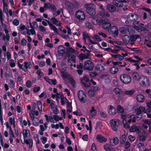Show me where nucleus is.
<instances>
[{
	"label": "nucleus",
	"instance_id": "nucleus-1",
	"mask_svg": "<svg viewBox=\"0 0 151 151\" xmlns=\"http://www.w3.org/2000/svg\"><path fill=\"white\" fill-rule=\"evenodd\" d=\"M23 132L24 142L27 145H29V148L31 149L33 146V142L32 139L30 138H28L27 139H26L24 138L29 136V131L28 129H24Z\"/></svg>",
	"mask_w": 151,
	"mask_h": 151
},
{
	"label": "nucleus",
	"instance_id": "nucleus-2",
	"mask_svg": "<svg viewBox=\"0 0 151 151\" xmlns=\"http://www.w3.org/2000/svg\"><path fill=\"white\" fill-rule=\"evenodd\" d=\"M86 12L89 15H93L96 14L95 5L93 3L86 4L84 5Z\"/></svg>",
	"mask_w": 151,
	"mask_h": 151
},
{
	"label": "nucleus",
	"instance_id": "nucleus-3",
	"mask_svg": "<svg viewBox=\"0 0 151 151\" xmlns=\"http://www.w3.org/2000/svg\"><path fill=\"white\" fill-rule=\"evenodd\" d=\"M120 79L124 83L128 84L130 83L132 80L131 77L129 75L124 74L120 77Z\"/></svg>",
	"mask_w": 151,
	"mask_h": 151
},
{
	"label": "nucleus",
	"instance_id": "nucleus-4",
	"mask_svg": "<svg viewBox=\"0 0 151 151\" xmlns=\"http://www.w3.org/2000/svg\"><path fill=\"white\" fill-rule=\"evenodd\" d=\"M78 98L82 103H85V101L84 99L86 96L85 92L82 90H80L78 93Z\"/></svg>",
	"mask_w": 151,
	"mask_h": 151
},
{
	"label": "nucleus",
	"instance_id": "nucleus-5",
	"mask_svg": "<svg viewBox=\"0 0 151 151\" xmlns=\"http://www.w3.org/2000/svg\"><path fill=\"white\" fill-rule=\"evenodd\" d=\"M75 17L77 19L80 20H83L86 17L84 12L80 10H78L75 13Z\"/></svg>",
	"mask_w": 151,
	"mask_h": 151
},
{
	"label": "nucleus",
	"instance_id": "nucleus-6",
	"mask_svg": "<svg viewBox=\"0 0 151 151\" xmlns=\"http://www.w3.org/2000/svg\"><path fill=\"white\" fill-rule=\"evenodd\" d=\"M109 143L111 145L114 146L116 145L119 142V140L116 136L111 137L109 138Z\"/></svg>",
	"mask_w": 151,
	"mask_h": 151
},
{
	"label": "nucleus",
	"instance_id": "nucleus-7",
	"mask_svg": "<svg viewBox=\"0 0 151 151\" xmlns=\"http://www.w3.org/2000/svg\"><path fill=\"white\" fill-rule=\"evenodd\" d=\"M81 82L85 87H89L91 85L90 79L86 76H84Z\"/></svg>",
	"mask_w": 151,
	"mask_h": 151
},
{
	"label": "nucleus",
	"instance_id": "nucleus-8",
	"mask_svg": "<svg viewBox=\"0 0 151 151\" xmlns=\"http://www.w3.org/2000/svg\"><path fill=\"white\" fill-rule=\"evenodd\" d=\"M140 81V84L142 86H146L147 84H150L149 80L148 78L144 76H141L139 80Z\"/></svg>",
	"mask_w": 151,
	"mask_h": 151
},
{
	"label": "nucleus",
	"instance_id": "nucleus-9",
	"mask_svg": "<svg viewBox=\"0 0 151 151\" xmlns=\"http://www.w3.org/2000/svg\"><path fill=\"white\" fill-rule=\"evenodd\" d=\"M127 2L125 0H114L113 4L117 7L122 8L124 4L122 3Z\"/></svg>",
	"mask_w": 151,
	"mask_h": 151
},
{
	"label": "nucleus",
	"instance_id": "nucleus-10",
	"mask_svg": "<svg viewBox=\"0 0 151 151\" xmlns=\"http://www.w3.org/2000/svg\"><path fill=\"white\" fill-rule=\"evenodd\" d=\"M92 62L90 60H86L84 63V68L85 69L92 70L93 69Z\"/></svg>",
	"mask_w": 151,
	"mask_h": 151
},
{
	"label": "nucleus",
	"instance_id": "nucleus-11",
	"mask_svg": "<svg viewBox=\"0 0 151 151\" xmlns=\"http://www.w3.org/2000/svg\"><path fill=\"white\" fill-rule=\"evenodd\" d=\"M44 8L52 9L53 12H55L57 10V8L55 6L54 4H51L50 3H45Z\"/></svg>",
	"mask_w": 151,
	"mask_h": 151
},
{
	"label": "nucleus",
	"instance_id": "nucleus-12",
	"mask_svg": "<svg viewBox=\"0 0 151 151\" xmlns=\"http://www.w3.org/2000/svg\"><path fill=\"white\" fill-rule=\"evenodd\" d=\"M44 8L52 9L53 12H55L57 10V8L55 6L54 4H51L50 3H45Z\"/></svg>",
	"mask_w": 151,
	"mask_h": 151
},
{
	"label": "nucleus",
	"instance_id": "nucleus-13",
	"mask_svg": "<svg viewBox=\"0 0 151 151\" xmlns=\"http://www.w3.org/2000/svg\"><path fill=\"white\" fill-rule=\"evenodd\" d=\"M44 8L52 9L53 12H55L57 10V8L55 6L54 4H51L50 3H45Z\"/></svg>",
	"mask_w": 151,
	"mask_h": 151
},
{
	"label": "nucleus",
	"instance_id": "nucleus-14",
	"mask_svg": "<svg viewBox=\"0 0 151 151\" xmlns=\"http://www.w3.org/2000/svg\"><path fill=\"white\" fill-rule=\"evenodd\" d=\"M44 8L52 9L53 12H55L57 10V8L55 6L54 4H51L50 3H45Z\"/></svg>",
	"mask_w": 151,
	"mask_h": 151
},
{
	"label": "nucleus",
	"instance_id": "nucleus-15",
	"mask_svg": "<svg viewBox=\"0 0 151 151\" xmlns=\"http://www.w3.org/2000/svg\"><path fill=\"white\" fill-rule=\"evenodd\" d=\"M138 15L134 13H130L127 16L128 19L132 21H136L138 19Z\"/></svg>",
	"mask_w": 151,
	"mask_h": 151
},
{
	"label": "nucleus",
	"instance_id": "nucleus-16",
	"mask_svg": "<svg viewBox=\"0 0 151 151\" xmlns=\"http://www.w3.org/2000/svg\"><path fill=\"white\" fill-rule=\"evenodd\" d=\"M117 123V122L114 119H111L110 121V124L112 129L115 132L118 129V127Z\"/></svg>",
	"mask_w": 151,
	"mask_h": 151
},
{
	"label": "nucleus",
	"instance_id": "nucleus-17",
	"mask_svg": "<svg viewBox=\"0 0 151 151\" xmlns=\"http://www.w3.org/2000/svg\"><path fill=\"white\" fill-rule=\"evenodd\" d=\"M111 33L115 37H117L118 35V31L117 27L115 26H112L110 29Z\"/></svg>",
	"mask_w": 151,
	"mask_h": 151
},
{
	"label": "nucleus",
	"instance_id": "nucleus-18",
	"mask_svg": "<svg viewBox=\"0 0 151 151\" xmlns=\"http://www.w3.org/2000/svg\"><path fill=\"white\" fill-rule=\"evenodd\" d=\"M121 117L123 119L122 121V123L123 124L124 128L127 129H129L130 127V126L129 124H127V122L125 119L126 118V116L125 115L122 114L121 115Z\"/></svg>",
	"mask_w": 151,
	"mask_h": 151
},
{
	"label": "nucleus",
	"instance_id": "nucleus-19",
	"mask_svg": "<svg viewBox=\"0 0 151 151\" xmlns=\"http://www.w3.org/2000/svg\"><path fill=\"white\" fill-rule=\"evenodd\" d=\"M96 138L98 141L100 143L106 142L107 140V139L106 138L101 134H98L96 136Z\"/></svg>",
	"mask_w": 151,
	"mask_h": 151
},
{
	"label": "nucleus",
	"instance_id": "nucleus-20",
	"mask_svg": "<svg viewBox=\"0 0 151 151\" xmlns=\"http://www.w3.org/2000/svg\"><path fill=\"white\" fill-rule=\"evenodd\" d=\"M108 111L110 114L114 115L116 114L117 111L112 105H110L109 106Z\"/></svg>",
	"mask_w": 151,
	"mask_h": 151
},
{
	"label": "nucleus",
	"instance_id": "nucleus-21",
	"mask_svg": "<svg viewBox=\"0 0 151 151\" xmlns=\"http://www.w3.org/2000/svg\"><path fill=\"white\" fill-rule=\"evenodd\" d=\"M129 131L132 132H136L137 133H139L140 132V128L139 127H137L135 125H132Z\"/></svg>",
	"mask_w": 151,
	"mask_h": 151
},
{
	"label": "nucleus",
	"instance_id": "nucleus-22",
	"mask_svg": "<svg viewBox=\"0 0 151 151\" xmlns=\"http://www.w3.org/2000/svg\"><path fill=\"white\" fill-rule=\"evenodd\" d=\"M145 110V108L143 106H140L137 109L136 111H137V117H138V116H140L142 113Z\"/></svg>",
	"mask_w": 151,
	"mask_h": 151
},
{
	"label": "nucleus",
	"instance_id": "nucleus-23",
	"mask_svg": "<svg viewBox=\"0 0 151 151\" xmlns=\"http://www.w3.org/2000/svg\"><path fill=\"white\" fill-rule=\"evenodd\" d=\"M132 76L133 79L137 81H139L141 76L137 72H134L132 74Z\"/></svg>",
	"mask_w": 151,
	"mask_h": 151
},
{
	"label": "nucleus",
	"instance_id": "nucleus-24",
	"mask_svg": "<svg viewBox=\"0 0 151 151\" xmlns=\"http://www.w3.org/2000/svg\"><path fill=\"white\" fill-rule=\"evenodd\" d=\"M107 9L108 11L110 12H114L116 10L115 6L112 4H108L107 6Z\"/></svg>",
	"mask_w": 151,
	"mask_h": 151
},
{
	"label": "nucleus",
	"instance_id": "nucleus-25",
	"mask_svg": "<svg viewBox=\"0 0 151 151\" xmlns=\"http://www.w3.org/2000/svg\"><path fill=\"white\" fill-rule=\"evenodd\" d=\"M90 55L88 53L85 54L82 53L79 54V58L80 60H82L84 59H88Z\"/></svg>",
	"mask_w": 151,
	"mask_h": 151
},
{
	"label": "nucleus",
	"instance_id": "nucleus-26",
	"mask_svg": "<svg viewBox=\"0 0 151 151\" xmlns=\"http://www.w3.org/2000/svg\"><path fill=\"white\" fill-rule=\"evenodd\" d=\"M65 48L64 46L63 45H60L58 49V53L60 54H62L64 53L65 52Z\"/></svg>",
	"mask_w": 151,
	"mask_h": 151
},
{
	"label": "nucleus",
	"instance_id": "nucleus-27",
	"mask_svg": "<svg viewBox=\"0 0 151 151\" xmlns=\"http://www.w3.org/2000/svg\"><path fill=\"white\" fill-rule=\"evenodd\" d=\"M48 24L50 27V29H52L54 32L56 33H58V31L57 28L52 23H51L49 20H46Z\"/></svg>",
	"mask_w": 151,
	"mask_h": 151
},
{
	"label": "nucleus",
	"instance_id": "nucleus-28",
	"mask_svg": "<svg viewBox=\"0 0 151 151\" xmlns=\"http://www.w3.org/2000/svg\"><path fill=\"white\" fill-rule=\"evenodd\" d=\"M137 99L138 102L142 103L145 100V97L143 95L139 94L137 96Z\"/></svg>",
	"mask_w": 151,
	"mask_h": 151
},
{
	"label": "nucleus",
	"instance_id": "nucleus-29",
	"mask_svg": "<svg viewBox=\"0 0 151 151\" xmlns=\"http://www.w3.org/2000/svg\"><path fill=\"white\" fill-rule=\"evenodd\" d=\"M119 70V68L116 66H113L110 69V72L112 74H115Z\"/></svg>",
	"mask_w": 151,
	"mask_h": 151
},
{
	"label": "nucleus",
	"instance_id": "nucleus-30",
	"mask_svg": "<svg viewBox=\"0 0 151 151\" xmlns=\"http://www.w3.org/2000/svg\"><path fill=\"white\" fill-rule=\"evenodd\" d=\"M50 21L52 22L53 24H56L57 26H60L61 24V22H59L57 24V23L58 22V21L57 19L55 17H52L50 19Z\"/></svg>",
	"mask_w": 151,
	"mask_h": 151
},
{
	"label": "nucleus",
	"instance_id": "nucleus-31",
	"mask_svg": "<svg viewBox=\"0 0 151 151\" xmlns=\"http://www.w3.org/2000/svg\"><path fill=\"white\" fill-rule=\"evenodd\" d=\"M142 121L145 124H148L149 127V130L151 131V119H143Z\"/></svg>",
	"mask_w": 151,
	"mask_h": 151
},
{
	"label": "nucleus",
	"instance_id": "nucleus-32",
	"mask_svg": "<svg viewBox=\"0 0 151 151\" xmlns=\"http://www.w3.org/2000/svg\"><path fill=\"white\" fill-rule=\"evenodd\" d=\"M126 140V135L125 134H122L120 139L119 143L120 144H124Z\"/></svg>",
	"mask_w": 151,
	"mask_h": 151
},
{
	"label": "nucleus",
	"instance_id": "nucleus-33",
	"mask_svg": "<svg viewBox=\"0 0 151 151\" xmlns=\"http://www.w3.org/2000/svg\"><path fill=\"white\" fill-rule=\"evenodd\" d=\"M44 116L46 118V120L47 122H51L54 123V120L53 119V117L51 116H48L47 114H45Z\"/></svg>",
	"mask_w": 151,
	"mask_h": 151
},
{
	"label": "nucleus",
	"instance_id": "nucleus-34",
	"mask_svg": "<svg viewBox=\"0 0 151 151\" xmlns=\"http://www.w3.org/2000/svg\"><path fill=\"white\" fill-rule=\"evenodd\" d=\"M136 117L135 115L132 114L129 117V119L128 120L127 124L128 123H129L131 122H135L136 121Z\"/></svg>",
	"mask_w": 151,
	"mask_h": 151
},
{
	"label": "nucleus",
	"instance_id": "nucleus-35",
	"mask_svg": "<svg viewBox=\"0 0 151 151\" xmlns=\"http://www.w3.org/2000/svg\"><path fill=\"white\" fill-rule=\"evenodd\" d=\"M139 35H133L130 36V40L131 42H134L139 38Z\"/></svg>",
	"mask_w": 151,
	"mask_h": 151
},
{
	"label": "nucleus",
	"instance_id": "nucleus-36",
	"mask_svg": "<svg viewBox=\"0 0 151 151\" xmlns=\"http://www.w3.org/2000/svg\"><path fill=\"white\" fill-rule=\"evenodd\" d=\"M68 59L67 60V61L68 62H70V60L73 62L74 63H76V56L73 55H71L68 57Z\"/></svg>",
	"mask_w": 151,
	"mask_h": 151
},
{
	"label": "nucleus",
	"instance_id": "nucleus-37",
	"mask_svg": "<svg viewBox=\"0 0 151 151\" xmlns=\"http://www.w3.org/2000/svg\"><path fill=\"white\" fill-rule=\"evenodd\" d=\"M122 40L123 42L128 44L129 42L130 38L128 35H125L123 36Z\"/></svg>",
	"mask_w": 151,
	"mask_h": 151
},
{
	"label": "nucleus",
	"instance_id": "nucleus-38",
	"mask_svg": "<svg viewBox=\"0 0 151 151\" xmlns=\"http://www.w3.org/2000/svg\"><path fill=\"white\" fill-rule=\"evenodd\" d=\"M104 149L107 151H112V148L109 144H107L104 146Z\"/></svg>",
	"mask_w": 151,
	"mask_h": 151
},
{
	"label": "nucleus",
	"instance_id": "nucleus-39",
	"mask_svg": "<svg viewBox=\"0 0 151 151\" xmlns=\"http://www.w3.org/2000/svg\"><path fill=\"white\" fill-rule=\"evenodd\" d=\"M96 68L97 70L102 71H104L105 70L104 67L101 64H97L96 67Z\"/></svg>",
	"mask_w": 151,
	"mask_h": 151
},
{
	"label": "nucleus",
	"instance_id": "nucleus-40",
	"mask_svg": "<svg viewBox=\"0 0 151 151\" xmlns=\"http://www.w3.org/2000/svg\"><path fill=\"white\" fill-rule=\"evenodd\" d=\"M90 112L91 113V115L92 117H94L97 114L96 111L94 107L93 106L91 107V109L90 111Z\"/></svg>",
	"mask_w": 151,
	"mask_h": 151
},
{
	"label": "nucleus",
	"instance_id": "nucleus-41",
	"mask_svg": "<svg viewBox=\"0 0 151 151\" xmlns=\"http://www.w3.org/2000/svg\"><path fill=\"white\" fill-rule=\"evenodd\" d=\"M111 23L109 22H105L103 25L102 27L105 29L109 28L111 26Z\"/></svg>",
	"mask_w": 151,
	"mask_h": 151
},
{
	"label": "nucleus",
	"instance_id": "nucleus-42",
	"mask_svg": "<svg viewBox=\"0 0 151 151\" xmlns=\"http://www.w3.org/2000/svg\"><path fill=\"white\" fill-rule=\"evenodd\" d=\"M114 91L116 94H122L123 92L121 89L117 88H114Z\"/></svg>",
	"mask_w": 151,
	"mask_h": 151
},
{
	"label": "nucleus",
	"instance_id": "nucleus-43",
	"mask_svg": "<svg viewBox=\"0 0 151 151\" xmlns=\"http://www.w3.org/2000/svg\"><path fill=\"white\" fill-rule=\"evenodd\" d=\"M135 91L134 90H130L128 91H126L124 92L127 95L132 96L134 94Z\"/></svg>",
	"mask_w": 151,
	"mask_h": 151
},
{
	"label": "nucleus",
	"instance_id": "nucleus-44",
	"mask_svg": "<svg viewBox=\"0 0 151 151\" xmlns=\"http://www.w3.org/2000/svg\"><path fill=\"white\" fill-rule=\"evenodd\" d=\"M37 106L38 110L41 111H42V104L41 101H37Z\"/></svg>",
	"mask_w": 151,
	"mask_h": 151
},
{
	"label": "nucleus",
	"instance_id": "nucleus-45",
	"mask_svg": "<svg viewBox=\"0 0 151 151\" xmlns=\"http://www.w3.org/2000/svg\"><path fill=\"white\" fill-rule=\"evenodd\" d=\"M117 112L119 113H122L124 111V110L123 107L120 105H118L116 109Z\"/></svg>",
	"mask_w": 151,
	"mask_h": 151
},
{
	"label": "nucleus",
	"instance_id": "nucleus-46",
	"mask_svg": "<svg viewBox=\"0 0 151 151\" xmlns=\"http://www.w3.org/2000/svg\"><path fill=\"white\" fill-rule=\"evenodd\" d=\"M29 24L30 27L32 28L31 29H30V31L31 32V34L32 35H35L36 32L34 29L33 26L32 25V23L31 22L29 23Z\"/></svg>",
	"mask_w": 151,
	"mask_h": 151
},
{
	"label": "nucleus",
	"instance_id": "nucleus-47",
	"mask_svg": "<svg viewBox=\"0 0 151 151\" xmlns=\"http://www.w3.org/2000/svg\"><path fill=\"white\" fill-rule=\"evenodd\" d=\"M69 82L72 86L73 87H75L76 82L73 78H69Z\"/></svg>",
	"mask_w": 151,
	"mask_h": 151
},
{
	"label": "nucleus",
	"instance_id": "nucleus-48",
	"mask_svg": "<svg viewBox=\"0 0 151 151\" xmlns=\"http://www.w3.org/2000/svg\"><path fill=\"white\" fill-rule=\"evenodd\" d=\"M92 22L93 24L96 25L99 24L100 22L99 20L96 18H94L92 19Z\"/></svg>",
	"mask_w": 151,
	"mask_h": 151
},
{
	"label": "nucleus",
	"instance_id": "nucleus-49",
	"mask_svg": "<svg viewBox=\"0 0 151 151\" xmlns=\"http://www.w3.org/2000/svg\"><path fill=\"white\" fill-rule=\"evenodd\" d=\"M86 26L90 29H92L93 26L92 23L89 21H86L85 23Z\"/></svg>",
	"mask_w": 151,
	"mask_h": 151
},
{
	"label": "nucleus",
	"instance_id": "nucleus-50",
	"mask_svg": "<svg viewBox=\"0 0 151 151\" xmlns=\"http://www.w3.org/2000/svg\"><path fill=\"white\" fill-rule=\"evenodd\" d=\"M88 93L91 97H93L95 95V92L91 89L88 90Z\"/></svg>",
	"mask_w": 151,
	"mask_h": 151
},
{
	"label": "nucleus",
	"instance_id": "nucleus-51",
	"mask_svg": "<svg viewBox=\"0 0 151 151\" xmlns=\"http://www.w3.org/2000/svg\"><path fill=\"white\" fill-rule=\"evenodd\" d=\"M127 31L130 33H134V29L132 28H131V27L128 26L127 28Z\"/></svg>",
	"mask_w": 151,
	"mask_h": 151
},
{
	"label": "nucleus",
	"instance_id": "nucleus-52",
	"mask_svg": "<svg viewBox=\"0 0 151 151\" xmlns=\"http://www.w3.org/2000/svg\"><path fill=\"white\" fill-rule=\"evenodd\" d=\"M3 14L1 9H0V19L1 22V24L2 25L3 24V21L4 20V19L3 18Z\"/></svg>",
	"mask_w": 151,
	"mask_h": 151
},
{
	"label": "nucleus",
	"instance_id": "nucleus-53",
	"mask_svg": "<svg viewBox=\"0 0 151 151\" xmlns=\"http://www.w3.org/2000/svg\"><path fill=\"white\" fill-rule=\"evenodd\" d=\"M9 65L11 68L15 67L16 64L14 62V60L13 59H12L10 60Z\"/></svg>",
	"mask_w": 151,
	"mask_h": 151
},
{
	"label": "nucleus",
	"instance_id": "nucleus-54",
	"mask_svg": "<svg viewBox=\"0 0 151 151\" xmlns=\"http://www.w3.org/2000/svg\"><path fill=\"white\" fill-rule=\"evenodd\" d=\"M66 49L67 50V51L68 52H71V53H74V52H75V51H76V50H75L73 49L71 47H67V48Z\"/></svg>",
	"mask_w": 151,
	"mask_h": 151
},
{
	"label": "nucleus",
	"instance_id": "nucleus-55",
	"mask_svg": "<svg viewBox=\"0 0 151 151\" xmlns=\"http://www.w3.org/2000/svg\"><path fill=\"white\" fill-rule=\"evenodd\" d=\"M100 115L101 117L104 119L107 117V114L104 112L101 111L100 113Z\"/></svg>",
	"mask_w": 151,
	"mask_h": 151
},
{
	"label": "nucleus",
	"instance_id": "nucleus-56",
	"mask_svg": "<svg viewBox=\"0 0 151 151\" xmlns=\"http://www.w3.org/2000/svg\"><path fill=\"white\" fill-rule=\"evenodd\" d=\"M94 38L96 40H97L98 41H102V40L100 37L97 35H95L94 36Z\"/></svg>",
	"mask_w": 151,
	"mask_h": 151
},
{
	"label": "nucleus",
	"instance_id": "nucleus-57",
	"mask_svg": "<svg viewBox=\"0 0 151 151\" xmlns=\"http://www.w3.org/2000/svg\"><path fill=\"white\" fill-rule=\"evenodd\" d=\"M128 139L129 141L131 142H132L135 139V137L134 136L130 135L128 136Z\"/></svg>",
	"mask_w": 151,
	"mask_h": 151
},
{
	"label": "nucleus",
	"instance_id": "nucleus-58",
	"mask_svg": "<svg viewBox=\"0 0 151 151\" xmlns=\"http://www.w3.org/2000/svg\"><path fill=\"white\" fill-rule=\"evenodd\" d=\"M145 72L148 74L151 75V68H147L145 70Z\"/></svg>",
	"mask_w": 151,
	"mask_h": 151
},
{
	"label": "nucleus",
	"instance_id": "nucleus-59",
	"mask_svg": "<svg viewBox=\"0 0 151 151\" xmlns=\"http://www.w3.org/2000/svg\"><path fill=\"white\" fill-rule=\"evenodd\" d=\"M9 121L10 123L11 124H13L14 127H15V119L14 118L12 119V117H10L9 119Z\"/></svg>",
	"mask_w": 151,
	"mask_h": 151
},
{
	"label": "nucleus",
	"instance_id": "nucleus-60",
	"mask_svg": "<svg viewBox=\"0 0 151 151\" xmlns=\"http://www.w3.org/2000/svg\"><path fill=\"white\" fill-rule=\"evenodd\" d=\"M40 90V86L34 87L33 90L34 92L37 93Z\"/></svg>",
	"mask_w": 151,
	"mask_h": 151
},
{
	"label": "nucleus",
	"instance_id": "nucleus-61",
	"mask_svg": "<svg viewBox=\"0 0 151 151\" xmlns=\"http://www.w3.org/2000/svg\"><path fill=\"white\" fill-rule=\"evenodd\" d=\"M13 24L14 25L17 26L19 24V20L17 19H15L14 20L13 22Z\"/></svg>",
	"mask_w": 151,
	"mask_h": 151
},
{
	"label": "nucleus",
	"instance_id": "nucleus-62",
	"mask_svg": "<svg viewBox=\"0 0 151 151\" xmlns=\"http://www.w3.org/2000/svg\"><path fill=\"white\" fill-rule=\"evenodd\" d=\"M98 34L99 35L102 36L104 38H106L107 37L105 33H104L100 31L98 32Z\"/></svg>",
	"mask_w": 151,
	"mask_h": 151
},
{
	"label": "nucleus",
	"instance_id": "nucleus-63",
	"mask_svg": "<svg viewBox=\"0 0 151 151\" xmlns=\"http://www.w3.org/2000/svg\"><path fill=\"white\" fill-rule=\"evenodd\" d=\"M147 106V107L149 109H147L146 110V111L147 112H149L148 110H151V102H147L146 103Z\"/></svg>",
	"mask_w": 151,
	"mask_h": 151
},
{
	"label": "nucleus",
	"instance_id": "nucleus-64",
	"mask_svg": "<svg viewBox=\"0 0 151 151\" xmlns=\"http://www.w3.org/2000/svg\"><path fill=\"white\" fill-rule=\"evenodd\" d=\"M91 151H96V147L94 143H93L92 145Z\"/></svg>",
	"mask_w": 151,
	"mask_h": 151
}]
</instances>
